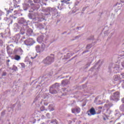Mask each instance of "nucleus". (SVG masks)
<instances>
[{
    "instance_id": "a18cd8bd",
    "label": "nucleus",
    "mask_w": 124,
    "mask_h": 124,
    "mask_svg": "<svg viewBox=\"0 0 124 124\" xmlns=\"http://www.w3.org/2000/svg\"><path fill=\"white\" fill-rule=\"evenodd\" d=\"M24 33H25V32H22V34H24Z\"/></svg>"
},
{
    "instance_id": "58836bf2",
    "label": "nucleus",
    "mask_w": 124,
    "mask_h": 124,
    "mask_svg": "<svg viewBox=\"0 0 124 124\" xmlns=\"http://www.w3.org/2000/svg\"><path fill=\"white\" fill-rule=\"evenodd\" d=\"M13 18L14 19H16V17H15V16H13Z\"/></svg>"
},
{
    "instance_id": "7c9ffc66",
    "label": "nucleus",
    "mask_w": 124,
    "mask_h": 124,
    "mask_svg": "<svg viewBox=\"0 0 124 124\" xmlns=\"http://www.w3.org/2000/svg\"><path fill=\"white\" fill-rule=\"evenodd\" d=\"M121 76H122V77H123V78H124V73L121 74Z\"/></svg>"
},
{
    "instance_id": "dca6fc26",
    "label": "nucleus",
    "mask_w": 124,
    "mask_h": 124,
    "mask_svg": "<svg viewBox=\"0 0 124 124\" xmlns=\"http://www.w3.org/2000/svg\"><path fill=\"white\" fill-rule=\"evenodd\" d=\"M40 110H41V111H42V113L43 114V113H46V111H47V109H45L44 106H42V107H41Z\"/></svg>"
},
{
    "instance_id": "7ed1b4c3",
    "label": "nucleus",
    "mask_w": 124,
    "mask_h": 124,
    "mask_svg": "<svg viewBox=\"0 0 124 124\" xmlns=\"http://www.w3.org/2000/svg\"><path fill=\"white\" fill-rule=\"evenodd\" d=\"M45 48H46V46L44 43L42 44L41 47L40 46L38 45L36 46L35 47V50L37 52V53H42V52H43V51L45 50Z\"/></svg>"
},
{
    "instance_id": "ddd939ff",
    "label": "nucleus",
    "mask_w": 124,
    "mask_h": 124,
    "mask_svg": "<svg viewBox=\"0 0 124 124\" xmlns=\"http://www.w3.org/2000/svg\"><path fill=\"white\" fill-rule=\"evenodd\" d=\"M48 10L49 11V12H51L52 14H55L57 13V9L52 8H48Z\"/></svg>"
},
{
    "instance_id": "09e8293b",
    "label": "nucleus",
    "mask_w": 124,
    "mask_h": 124,
    "mask_svg": "<svg viewBox=\"0 0 124 124\" xmlns=\"http://www.w3.org/2000/svg\"><path fill=\"white\" fill-rule=\"evenodd\" d=\"M105 106H106V107L107 106V105H105Z\"/></svg>"
},
{
    "instance_id": "e433bc0d",
    "label": "nucleus",
    "mask_w": 124,
    "mask_h": 124,
    "mask_svg": "<svg viewBox=\"0 0 124 124\" xmlns=\"http://www.w3.org/2000/svg\"><path fill=\"white\" fill-rule=\"evenodd\" d=\"M10 62V60H7V62Z\"/></svg>"
},
{
    "instance_id": "4468645a",
    "label": "nucleus",
    "mask_w": 124,
    "mask_h": 124,
    "mask_svg": "<svg viewBox=\"0 0 124 124\" xmlns=\"http://www.w3.org/2000/svg\"><path fill=\"white\" fill-rule=\"evenodd\" d=\"M14 59L16 60V61H20V60H21V56L18 55H15Z\"/></svg>"
},
{
    "instance_id": "de8ad7c7",
    "label": "nucleus",
    "mask_w": 124,
    "mask_h": 124,
    "mask_svg": "<svg viewBox=\"0 0 124 124\" xmlns=\"http://www.w3.org/2000/svg\"><path fill=\"white\" fill-rule=\"evenodd\" d=\"M0 44H2V43L0 42Z\"/></svg>"
},
{
    "instance_id": "4c0bfd02",
    "label": "nucleus",
    "mask_w": 124,
    "mask_h": 124,
    "mask_svg": "<svg viewBox=\"0 0 124 124\" xmlns=\"http://www.w3.org/2000/svg\"><path fill=\"white\" fill-rule=\"evenodd\" d=\"M37 100V98H36L35 99V101H36Z\"/></svg>"
},
{
    "instance_id": "5701e85b",
    "label": "nucleus",
    "mask_w": 124,
    "mask_h": 124,
    "mask_svg": "<svg viewBox=\"0 0 124 124\" xmlns=\"http://www.w3.org/2000/svg\"><path fill=\"white\" fill-rule=\"evenodd\" d=\"M92 47V45L91 44H89V45H88L86 46V48L87 49H90Z\"/></svg>"
},
{
    "instance_id": "f704fd0d",
    "label": "nucleus",
    "mask_w": 124,
    "mask_h": 124,
    "mask_svg": "<svg viewBox=\"0 0 124 124\" xmlns=\"http://www.w3.org/2000/svg\"><path fill=\"white\" fill-rule=\"evenodd\" d=\"M42 119H44V117H44V115H42Z\"/></svg>"
},
{
    "instance_id": "37998d69",
    "label": "nucleus",
    "mask_w": 124,
    "mask_h": 124,
    "mask_svg": "<svg viewBox=\"0 0 124 124\" xmlns=\"http://www.w3.org/2000/svg\"><path fill=\"white\" fill-rule=\"evenodd\" d=\"M83 9V10H85V9H86V8H84Z\"/></svg>"
},
{
    "instance_id": "423d86ee",
    "label": "nucleus",
    "mask_w": 124,
    "mask_h": 124,
    "mask_svg": "<svg viewBox=\"0 0 124 124\" xmlns=\"http://www.w3.org/2000/svg\"><path fill=\"white\" fill-rule=\"evenodd\" d=\"M29 16L30 19H33V22H35V23H37L38 22H42V21H44V20H45V19L44 17L33 18L32 16H31V14H29Z\"/></svg>"
},
{
    "instance_id": "2f4dec72",
    "label": "nucleus",
    "mask_w": 124,
    "mask_h": 124,
    "mask_svg": "<svg viewBox=\"0 0 124 124\" xmlns=\"http://www.w3.org/2000/svg\"><path fill=\"white\" fill-rule=\"evenodd\" d=\"M122 101L123 103H124V97L122 99Z\"/></svg>"
},
{
    "instance_id": "aec40b11",
    "label": "nucleus",
    "mask_w": 124,
    "mask_h": 124,
    "mask_svg": "<svg viewBox=\"0 0 124 124\" xmlns=\"http://www.w3.org/2000/svg\"><path fill=\"white\" fill-rule=\"evenodd\" d=\"M38 28H39V29H40V30H41V29H43L44 27H43V25H42V24H40L38 26Z\"/></svg>"
},
{
    "instance_id": "6e6552de",
    "label": "nucleus",
    "mask_w": 124,
    "mask_h": 124,
    "mask_svg": "<svg viewBox=\"0 0 124 124\" xmlns=\"http://www.w3.org/2000/svg\"><path fill=\"white\" fill-rule=\"evenodd\" d=\"M37 41L39 43H42V42H44L45 41H46L45 37H44V36H43V35H41L38 37V38L37 39Z\"/></svg>"
},
{
    "instance_id": "b1692460",
    "label": "nucleus",
    "mask_w": 124,
    "mask_h": 124,
    "mask_svg": "<svg viewBox=\"0 0 124 124\" xmlns=\"http://www.w3.org/2000/svg\"><path fill=\"white\" fill-rule=\"evenodd\" d=\"M13 11V9H11L10 10H8L7 11V14H9V13L12 12Z\"/></svg>"
},
{
    "instance_id": "f257e3e1",
    "label": "nucleus",
    "mask_w": 124,
    "mask_h": 124,
    "mask_svg": "<svg viewBox=\"0 0 124 124\" xmlns=\"http://www.w3.org/2000/svg\"><path fill=\"white\" fill-rule=\"evenodd\" d=\"M54 62V55L52 54L51 56H48L44 60V62L45 64H51L52 62Z\"/></svg>"
},
{
    "instance_id": "9d476101",
    "label": "nucleus",
    "mask_w": 124,
    "mask_h": 124,
    "mask_svg": "<svg viewBox=\"0 0 124 124\" xmlns=\"http://www.w3.org/2000/svg\"><path fill=\"white\" fill-rule=\"evenodd\" d=\"M87 114L88 115V116H92V115H95V110H94V108H91L90 111H88Z\"/></svg>"
},
{
    "instance_id": "ea45409f",
    "label": "nucleus",
    "mask_w": 124,
    "mask_h": 124,
    "mask_svg": "<svg viewBox=\"0 0 124 124\" xmlns=\"http://www.w3.org/2000/svg\"><path fill=\"white\" fill-rule=\"evenodd\" d=\"M99 109H102V108H101V107H99Z\"/></svg>"
},
{
    "instance_id": "49530a36",
    "label": "nucleus",
    "mask_w": 124,
    "mask_h": 124,
    "mask_svg": "<svg viewBox=\"0 0 124 124\" xmlns=\"http://www.w3.org/2000/svg\"><path fill=\"white\" fill-rule=\"evenodd\" d=\"M52 0V1H55V0Z\"/></svg>"
},
{
    "instance_id": "f03ea898",
    "label": "nucleus",
    "mask_w": 124,
    "mask_h": 124,
    "mask_svg": "<svg viewBox=\"0 0 124 124\" xmlns=\"http://www.w3.org/2000/svg\"><path fill=\"white\" fill-rule=\"evenodd\" d=\"M60 87V84L59 83H56L55 84L52 85V88H50L49 92L52 94H55L58 93V91L56 90H58Z\"/></svg>"
},
{
    "instance_id": "f3484780",
    "label": "nucleus",
    "mask_w": 124,
    "mask_h": 124,
    "mask_svg": "<svg viewBox=\"0 0 124 124\" xmlns=\"http://www.w3.org/2000/svg\"><path fill=\"white\" fill-rule=\"evenodd\" d=\"M12 69H13V70H15V71H17L18 70V67H17V66L14 65L13 66Z\"/></svg>"
},
{
    "instance_id": "bb28decb",
    "label": "nucleus",
    "mask_w": 124,
    "mask_h": 124,
    "mask_svg": "<svg viewBox=\"0 0 124 124\" xmlns=\"http://www.w3.org/2000/svg\"><path fill=\"white\" fill-rule=\"evenodd\" d=\"M46 116L47 118H50V114L49 113H47Z\"/></svg>"
},
{
    "instance_id": "c756f323",
    "label": "nucleus",
    "mask_w": 124,
    "mask_h": 124,
    "mask_svg": "<svg viewBox=\"0 0 124 124\" xmlns=\"http://www.w3.org/2000/svg\"><path fill=\"white\" fill-rule=\"evenodd\" d=\"M122 65L124 68V61L122 63Z\"/></svg>"
},
{
    "instance_id": "a211bd4d",
    "label": "nucleus",
    "mask_w": 124,
    "mask_h": 124,
    "mask_svg": "<svg viewBox=\"0 0 124 124\" xmlns=\"http://www.w3.org/2000/svg\"><path fill=\"white\" fill-rule=\"evenodd\" d=\"M26 1L29 2V3H30L31 5H33V4L32 3V1L31 0H25Z\"/></svg>"
},
{
    "instance_id": "c85d7f7f",
    "label": "nucleus",
    "mask_w": 124,
    "mask_h": 124,
    "mask_svg": "<svg viewBox=\"0 0 124 124\" xmlns=\"http://www.w3.org/2000/svg\"><path fill=\"white\" fill-rule=\"evenodd\" d=\"M20 55H22V54H23V50H22L21 49H20Z\"/></svg>"
},
{
    "instance_id": "20e7f679",
    "label": "nucleus",
    "mask_w": 124,
    "mask_h": 124,
    "mask_svg": "<svg viewBox=\"0 0 124 124\" xmlns=\"http://www.w3.org/2000/svg\"><path fill=\"white\" fill-rule=\"evenodd\" d=\"M120 98V93L118 92L113 93V94L110 97V100H113V101H118Z\"/></svg>"
},
{
    "instance_id": "a19ab883",
    "label": "nucleus",
    "mask_w": 124,
    "mask_h": 124,
    "mask_svg": "<svg viewBox=\"0 0 124 124\" xmlns=\"http://www.w3.org/2000/svg\"><path fill=\"white\" fill-rule=\"evenodd\" d=\"M76 38H79V36H77Z\"/></svg>"
},
{
    "instance_id": "1a4fd4ad",
    "label": "nucleus",
    "mask_w": 124,
    "mask_h": 124,
    "mask_svg": "<svg viewBox=\"0 0 124 124\" xmlns=\"http://www.w3.org/2000/svg\"><path fill=\"white\" fill-rule=\"evenodd\" d=\"M18 23H19V24H23L24 26H28V22L26 21L24 18H21L19 20Z\"/></svg>"
},
{
    "instance_id": "3c124183",
    "label": "nucleus",
    "mask_w": 124,
    "mask_h": 124,
    "mask_svg": "<svg viewBox=\"0 0 124 124\" xmlns=\"http://www.w3.org/2000/svg\"><path fill=\"white\" fill-rule=\"evenodd\" d=\"M89 65H89H90V64H89V65Z\"/></svg>"
},
{
    "instance_id": "412c9836",
    "label": "nucleus",
    "mask_w": 124,
    "mask_h": 124,
    "mask_svg": "<svg viewBox=\"0 0 124 124\" xmlns=\"http://www.w3.org/2000/svg\"><path fill=\"white\" fill-rule=\"evenodd\" d=\"M120 109L121 111H124V106L123 105L120 107Z\"/></svg>"
},
{
    "instance_id": "473e14b6",
    "label": "nucleus",
    "mask_w": 124,
    "mask_h": 124,
    "mask_svg": "<svg viewBox=\"0 0 124 124\" xmlns=\"http://www.w3.org/2000/svg\"><path fill=\"white\" fill-rule=\"evenodd\" d=\"M62 91H63V92H65V88H63V89H62Z\"/></svg>"
},
{
    "instance_id": "4be33fe9",
    "label": "nucleus",
    "mask_w": 124,
    "mask_h": 124,
    "mask_svg": "<svg viewBox=\"0 0 124 124\" xmlns=\"http://www.w3.org/2000/svg\"><path fill=\"white\" fill-rule=\"evenodd\" d=\"M33 1L35 3H39L41 1V0H33Z\"/></svg>"
},
{
    "instance_id": "a878e982",
    "label": "nucleus",
    "mask_w": 124,
    "mask_h": 124,
    "mask_svg": "<svg viewBox=\"0 0 124 124\" xmlns=\"http://www.w3.org/2000/svg\"><path fill=\"white\" fill-rule=\"evenodd\" d=\"M54 123H56V124H57V121L56 120H54L53 121H51L50 122V124H54Z\"/></svg>"
},
{
    "instance_id": "393cba45",
    "label": "nucleus",
    "mask_w": 124,
    "mask_h": 124,
    "mask_svg": "<svg viewBox=\"0 0 124 124\" xmlns=\"http://www.w3.org/2000/svg\"><path fill=\"white\" fill-rule=\"evenodd\" d=\"M20 64H21V67H22V68H25V63H20Z\"/></svg>"
},
{
    "instance_id": "39448f33",
    "label": "nucleus",
    "mask_w": 124,
    "mask_h": 124,
    "mask_svg": "<svg viewBox=\"0 0 124 124\" xmlns=\"http://www.w3.org/2000/svg\"><path fill=\"white\" fill-rule=\"evenodd\" d=\"M114 69L116 70H119L120 69V66L112 63L109 64L108 66V69L110 70V71H112Z\"/></svg>"
},
{
    "instance_id": "0eeeda50",
    "label": "nucleus",
    "mask_w": 124,
    "mask_h": 124,
    "mask_svg": "<svg viewBox=\"0 0 124 124\" xmlns=\"http://www.w3.org/2000/svg\"><path fill=\"white\" fill-rule=\"evenodd\" d=\"M24 43L25 44V45H26L27 46H31V45H32V44H34V41H33V40H32V39L31 38H29L27 40H26L25 42Z\"/></svg>"
},
{
    "instance_id": "9b49d317",
    "label": "nucleus",
    "mask_w": 124,
    "mask_h": 124,
    "mask_svg": "<svg viewBox=\"0 0 124 124\" xmlns=\"http://www.w3.org/2000/svg\"><path fill=\"white\" fill-rule=\"evenodd\" d=\"M113 80L116 82L120 81L121 80V76L120 75H115L113 77Z\"/></svg>"
},
{
    "instance_id": "8fccbe9b",
    "label": "nucleus",
    "mask_w": 124,
    "mask_h": 124,
    "mask_svg": "<svg viewBox=\"0 0 124 124\" xmlns=\"http://www.w3.org/2000/svg\"><path fill=\"white\" fill-rule=\"evenodd\" d=\"M86 51H85V52H83V53H86Z\"/></svg>"
},
{
    "instance_id": "cd10ccee",
    "label": "nucleus",
    "mask_w": 124,
    "mask_h": 124,
    "mask_svg": "<svg viewBox=\"0 0 124 124\" xmlns=\"http://www.w3.org/2000/svg\"><path fill=\"white\" fill-rule=\"evenodd\" d=\"M100 63H102V62L100 60H99L98 62V64H99Z\"/></svg>"
},
{
    "instance_id": "6ab92c4d",
    "label": "nucleus",
    "mask_w": 124,
    "mask_h": 124,
    "mask_svg": "<svg viewBox=\"0 0 124 124\" xmlns=\"http://www.w3.org/2000/svg\"><path fill=\"white\" fill-rule=\"evenodd\" d=\"M70 0H62V2H65V3H67L68 4L69 3V2H68V1H69Z\"/></svg>"
},
{
    "instance_id": "603ef678",
    "label": "nucleus",
    "mask_w": 124,
    "mask_h": 124,
    "mask_svg": "<svg viewBox=\"0 0 124 124\" xmlns=\"http://www.w3.org/2000/svg\"><path fill=\"white\" fill-rule=\"evenodd\" d=\"M0 12H1L0 11Z\"/></svg>"
},
{
    "instance_id": "c03bdc74",
    "label": "nucleus",
    "mask_w": 124,
    "mask_h": 124,
    "mask_svg": "<svg viewBox=\"0 0 124 124\" xmlns=\"http://www.w3.org/2000/svg\"><path fill=\"white\" fill-rule=\"evenodd\" d=\"M50 122V120L47 121V123H49Z\"/></svg>"
},
{
    "instance_id": "2eb2a0df",
    "label": "nucleus",
    "mask_w": 124,
    "mask_h": 124,
    "mask_svg": "<svg viewBox=\"0 0 124 124\" xmlns=\"http://www.w3.org/2000/svg\"><path fill=\"white\" fill-rule=\"evenodd\" d=\"M68 84V80H63L62 82V86H65V85H67Z\"/></svg>"
},
{
    "instance_id": "f8f14e48",
    "label": "nucleus",
    "mask_w": 124,
    "mask_h": 124,
    "mask_svg": "<svg viewBox=\"0 0 124 124\" xmlns=\"http://www.w3.org/2000/svg\"><path fill=\"white\" fill-rule=\"evenodd\" d=\"M80 111H81V109L80 108H76L74 109H72V112L74 113V114H76V113H80Z\"/></svg>"
},
{
    "instance_id": "72a5a7b5",
    "label": "nucleus",
    "mask_w": 124,
    "mask_h": 124,
    "mask_svg": "<svg viewBox=\"0 0 124 124\" xmlns=\"http://www.w3.org/2000/svg\"><path fill=\"white\" fill-rule=\"evenodd\" d=\"M5 75H6V73H4L3 74V76H5Z\"/></svg>"
},
{
    "instance_id": "c9c22d12",
    "label": "nucleus",
    "mask_w": 124,
    "mask_h": 124,
    "mask_svg": "<svg viewBox=\"0 0 124 124\" xmlns=\"http://www.w3.org/2000/svg\"><path fill=\"white\" fill-rule=\"evenodd\" d=\"M31 59H35V56L34 57H31Z\"/></svg>"
},
{
    "instance_id": "79ce46f5",
    "label": "nucleus",
    "mask_w": 124,
    "mask_h": 124,
    "mask_svg": "<svg viewBox=\"0 0 124 124\" xmlns=\"http://www.w3.org/2000/svg\"><path fill=\"white\" fill-rule=\"evenodd\" d=\"M122 82H123V83H124V80H122Z\"/></svg>"
}]
</instances>
